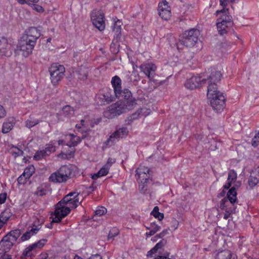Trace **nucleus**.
I'll list each match as a JSON object with an SVG mask.
<instances>
[{
	"instance_id": "nucleus-63",
	"label": "nucleus",
	"mask_w": 259,
	"mask_h": 259,
	"mask_svg": "<svg viewBox=\"0 0 259 259\" xmlns=\"http://www.w3.org/2000/svg\"><path fill=\"white\" fill-rule=\"evenodd\" d=\"M115 161V159H112L111 158H108V161L107 162V163L105 165H109V168H110L111 164L112 163H114Z\"/></svg>"
},
{
	"instance_id": "nucleus-10",
	"label": "nucleus",
	"mask_w": 259,
	"mask_h": 259,
	"mask_svg": "<svg viewBox=\"0 0 259 259\" xmlns=\"http://www.w3.org/2000/svg\"><path fill=\"white\" fill-rule=\"evenodd\" d=\"M79 194L76 192H70L66 195L63 199L59 201V205L64 204L70 207V209L75 208L79 203Z\"/></svg>"
},
{
	"instance_id": "nucleus-37",
	"label": "nucleus",
	"mask_w": 259,
	"mask_h": 259,
	"mask_svg": "<svg viewBox=\"0 0 259 259\" xmlns=\"http://www.w3.org/2000/svg\"><path fill=\"white\" fill-rule=\"evenodd\" d=\"M77 74L79 79L81 80H84L87 78L88 71L85 68H80L77 72Z\"/></svg>"
},
{
	"instance_id": "nucleus-47",
	"label": "nucleus",
	"mask_w": 259,
	"mask_h": 259,
	"mask_svg": "<svg viewBox=\"0 0 259 259\" xmlns=\"http://www.w3.org/2000/svg\"><path fill=\"white\" fill-rule=\"evenodd\" d=\"M237 178V174L234 170H231L229 174L227 181L233 182L236 180Z\"/></svg>"
},
{
	"instance_id": "nucleus-14",
	"label": "nucleus",
	"mask_w": 259,
	"mask_h": 259,
	"mask_svg": "<svg viewBox=\"0 0 259 259\" xmlns=\"http://www.w3.org/2000/svg\"><path fill=\"white\" fill-rule=\"evenodd\" d=\"M206 83V79L204 76H193L186 80L185 85L189 89L193 90Z\"/></svg>"
},
{
	"instance_id": "nucleus-40",
	"label": "nucleus",
	"mask_w": 259,
	"mask_h": 259,
	"mask_svg": "<svg viewBox=\"0 0 259 259\" xmlns=\"http://www.w3.org/2000/svg\"><path fill=\"white\" fill-rule=\"evenodd\" d=\"M159 208L158 206L154 207L153 210L151 212L152 214L155 218L158 219L159 220H162L164 218L163 213H160L159 211Z\"/></svg>"
},
{
	"instance_id": "nucleus-39",
	"label": "nucleus",
	"mask_w": 259,
	"mask_h": 259,
	"mask_svg": "<svg viewBox=\"0 0 259 259\" xmlns=\"http://www.w3.org/2000/svg\"><path fill=\"white\" fill-rule=\"evenodd\" d=\"M22 37L27 40L29 44H31L33 46H35L36 42V40L38 38H35V37L29 35L28 34L26 33V34L23 35Z\"/></svg>"
},
{
	"instance_id": "nucleus-24",
	"label": "nucleus",
	"mask_w": 259,
	"mask_h": 259,
	"mask_svg": "<svg viewBox=\"0 0 259 259\" xmlns=\"http://www.w3.org/2000/svg\"><path fill=\"white\" fill-rule=\"evenodd\" d=\"M215 259H235L232 258V253L229 250H224L218 252L215 256Z\"/></svg>"
},
{
	"instance_id": "nucleus-33",
	"label": "nucleus",
	"mask_w": 259,
	"mask_h": 259,
	"mask_svg": "<svg viewBox=\"0 0 259 259\" xmlns=\"http://www.w3.org/2000/svg\"><path fill=\"white\" fill-rule=\"evenodd\" d=\"M122 23L119 20L115 21L113 26V31L114 32L116 37H118L120 34L121 26Z\"/></svg>"
},
{
	"instance_id": "nucleus-45",
	"label": "nucleus",
	"mask_w": 259,
	"mask_h": 259,
	"mask_svg": "<svg viewBox=\"0 0 259 259\" xmlns=\"http://www.w3.org/2000/svg\"><path fill=\"white\" fill-rule=\"evenodd\" d=\"M17 2L21 4H27L28 5H32L34 3H37L38 2L39 0H16Z\"/></svg>"
},
{
	"instance_id": "nucleus-58",
	"label": "nucleus",
	"mask_w": 259,
	"mask_h": 259,
	"mask_svg": "<svg viewBox=\"0 0 259 259\" xmlns=\"http://www.w3.org/2000/svg\"><path fill=\"white\" fill-rule=\"evenodd\" d=\"M168 229H165L162 231L160 234H157L155 236V237H158L159 238H162L165 235L167 234L168 233Z\"/></svg>"
},
{
	"instance_id": "nucleus-38",
	"label": "nucleus",
	"mask_w": 259,
	"mask_h": 259,
	"mask_svg": "<svg viewBox=\"0 0 259 259\" xmlns=\"http://www.w3.org/2000/svg\"><path fill=\"white\" fill-rule=\"evenodd\" d=\"M230 204L234 205V203H231L230 201L227 198H224L220 202V207L222 209L227 210V207L230 206Z\"/></svg>"
},
{
	"instance_id": "nucleus-20",
	"label": "nucleus",
	"mask_w": 259,
	"mask_h": 259,
	"mask_svg": "<svg viewBox=\"0 0 259 259\" xmlns=\"http://www.w3.org/2000/svg\"><path fill=\"white\" fill-rule=\"evenodd\" d=\"M70 211V207L66 206L64 204H61L60 205L59 202L56 205L55 214H57V216H61L64 218L69 214Z\"/></svg>"
},
{
	"instance_id": "nucleus-54",
	"label": "nucleus",
	"mask_w": 259,
	"mask_h": 259,
	"mask_svg": "<svg viewBox=\"0 0 259 259\" xmlns=\"http://www.w3.org/2000/svg\"><path fill=\"white\" fill-rule=\"evenodd\" d=\"M235 0H220V4L223 7V8H226L225 7L228 5V3H233Z\"/></svg>"
},
{
	"instance_id": "nucleus-5",
	"label": "nucleus",
	"mask_w": 259,
	"mask_h": 259,
	"mask_svg": "<svg viewBox=\"0 0 259 259\" xmlns=\"http://www.w3.org/2000/svg\"><path fill=\"white\" fill-rule=\"evenodd\" d=\"M71 174V170L67 166H62L57 171L53 173L49 178L50 181L54 183L66 182Z\"/></svg>"
},
{
	"instance_id": "nucleus-7",
	"label": "nucleus",
	"mask_w": 259,
	"mask_h": 259,
	"mask_svg": "<svg viewBox=\"0 0 259 259\" xmlns=\"http://www.w3.org/2000/svg\"><path fill=\"white\" fill-rule=\"evenodd\" d=\"M127 106V108H129ZM127 107H124L123 104L120 103H115L109 106L106 111L104 112L105 117L108 119L113 118L125 112V109Z\"/></svg>"
},
{
	"instance_id": "nucleus-36",
	"label": "nucleus",
	"mask_w": 259,
	"mask_h": 259,
	"mask_svg": "<svg viewBox=\"0 0 259 259\" xmlns=\"http://www.w3.org/2000/svg\"><path fill=\"white\" fill-rule=\"evenodd\" d=\"M39 122V120L37 119L34 118L32 117H30L26 121V126L28 128H31Z\"/></svg>"
},
{
	"instance_id": "nucleus-32",
	"label": "nucleus",
	"mask_w": 259,
	"mask_h": 259,
	"mask_svg": "<svg viewBox=\"0 0 259 259\" xmlns=\"http://www.w3.org/2000/svg\"><path fill=\"white\" fill-rule=\"evenodd\" d=\"M74 112L73 108L69 106L66 105L63 107L62 111L60 112L61 115H63L65 117H69Z\"/></svg>"
},
{
	"instance_id": "nucleus-44",
	"label": "nucleus",
	"mask_w": 259,
	"mask_h": 259,
	"mask_svg": "<svg viewBox=\"0 0 259 259\" xmlns=\"http://www.w3.org/2000/svg\"><path fill=\"white\" fill-rule=\"evenodd\" d=\"M101 99H102V100L104 101V102H105L107 103H109L113 100L114 97L112 96H109V95L108 93H106V94L102 95Z\"/></svg>"
},
{
	"instance_id": "nucleus-57",
	"label": "nucleus",
	"mask_w": 259,
	"mask_h": 259,
	"mask_svg": "<svg viewBox=\"0 0 259 259\" xmlns=\"http://www.w3.org/2000/svg\"><path fill=\"white\" fill-rule=\"evenodd\" d=\"M73 154H74V151H71L68 154H65L63 153H61L58 155V156L62 157V158L66 159V158H68V156H69L70 157L73 156Z\"/></svg>"
},
{
	"instance_id": "nucleus-62",
	"label": "nucleus",
	"mask_w": 259,
	"mask_h": 259,
	"mask_svg": "<svg viewBox=\"0 0 259 259\" xmlns=\"http://www.w3.org/2000/svg\"><path fill=\"white\" fill-rule=\"evenodd\" d=\"M227 213L225 214L224 215V219H227L229 218V216L231 213L235 212V209H230V210H226Z\"/></svg>"
},
{
	"instance_id": "nucleus-11",
	"label": "nucleus",
	"mask_w": 259,
	"mask_h": 259,
	"mask_svg": "<svg viewBox=\"0 0 259 259\" xmlns=\"http://www.w3.org/2000/svg\"><path fill=\"white\" fill-rule=\"evenodd\" d=\"M34 47V46L32 45L31 44H29V42L23 37H21L18 42L15 52L19 54V51H20L21 52L23 56L27 57L32 53Z\"/></svg>"
},
{
	"instance_id": "nucleus-26",
	"label": "nucleus",
	"mask_w": 259,
	"mask_h": 259,
	"mask_svg": "<svg viewBox=\"0 0 259 259\" xmlns=\"http://www.w3.org/2000/svg\"><path fill=\"white\" fill-rule=\"evenodd\" d=\"M109 169V165H105L100 169V170L97 173L95 174L92 176V179H96L99 177L106 176L108 173Z\"/></svg>"
},
{
	"instance_id": "nucleus-52",
	"label": "nucleus",
	"mask_w": 259,
	"mask_h": 259,
	"mask_svg": "<svg viewBox=\"0 0 259 259\" xmlns=\"http://www.w3.org/2000/svg\"><path fill=\"white\" fill-rule=\"evenodd\" d=\"M145 183H139V191L142 194H145L147 189V186L145 184Z\"/></svg>"
},
{
	"instance_id": "nucleus-42",
	"label": "nucleus",
	"mask_w": 259,
	"mask_h": 259,
	"mask_svg": "<svg viewBox=\"0 0 259 259\" xmlns=\"http://www.w3.org/2000/svg\"><path fill=\"white\" fill-rule=\"evenodd\" d=\"M11 152L14 157H17L18 156H21L23 154V152L22 150H20V149L16 147H13L11 149Z\"/></svg>"
},
{
	"instance_id": "nucleus-8",
	"label": "nucleus",
	"mask_w": 259,
	"mask_h": 259,
	"mask_svg": "<svg viewBox=\"0 0 259 259\" xmlns=\"http://www.w3.org/2000/svg\"><path fill=\"white\" fill-rule=\"evenodd\" d=\"M93 24L100 31L105 29L104 14L101 10H94L91 14Z\"/></svg>"
},
{
	"instance_id": "nucleus-59",
	"label": "nucleus",
	"mask_w": 259,
	"mask_h": 259,
	"mask_svg": "<svg viewBox=\"0 0 259 259\" xmlns=\"http://www.w3.org/2000/svg\"><path fill=\"white\" fill-rule=\"evenodd\" d=\"M7 198V194L6 193H1L0 194V204H3L5 203Z\"/></svg>"
},
{
	"instance_id": "nucleus-21",
	"label": "nucleus",
	"mask_w": 259,
	"mask_h": 259,
	"mask_svg": "<svg viewBox=\"0 0 259 259\" xmlns=\"http://www.w3.org/2000/svg\"><path fill=\"white\" fill-rule=\"evenodd\" d=\"M66 145L69 147H75L80 142V138L73 134L65 136Z\"/></svg>"
},
{
	"instance_id": "nucleus-25",
	"label": "nucleus",
	"mask_w": 259,
	"mask_h": 259,
	"mask_svg": "<svg viewBox=\"0 0 259 259\" xmlns=\"http://www.w3.org/2000/svg\"><path fill=\"white\" fill-rule=\"evenodd\" d=\"M150 113V109L147 108H142L138 110V111L132 114V118L133 119H137L140 116H146Z\"/></svg>"
},
{
	"instance_id": "nucleus-50",
	"label": "nucleus",
	"mask_w": 259,
	"mask_h": 259,
	"mask_svg": "<svg viewBox=\"0 0 259 259\" xmlns=\"http://www.w3.org/2000/svg\"><path fill=\"white\" fill-rule=\"evenodd\" d=\"M115 40V39H114V41ZM118 42V37H116V42H113L110 46V50L113 53H116L118 51V49H116L115 47L116 46H119L118 44H116Z\"/></svg>"
},
{
	"instance_id": "nucleus-35",
	"label": "nucleus",
	"mask_w": 259,
	"mask_h": 259,
	"mask_svg": "<svg viewBox=\"0 0 259 259\" xmlns=\"http://www.w3.org/2000/svg\"><path fill=\"white\" fill-rule=\"evenodd\" d=\"M259 181V178L258 176H253L252 175L250 176V177L248 181L249 186L252 188L255 185L257 184Z\"/></svg>"
},
{
	"instance_id": "nucleus-56",
	"label": "nucleus",
	"mask_w": 259,
	"mask_h": 259,
	"mask_svg": "<svg viewBox=\"0 0 259 259\" xmlns=\"http://www.w3.org/2000/svg\"><path fill=\"white\" fill-rule=\"evenodd\" d=\"M33 7V9L34 10H35L36 11L39 12V13H42L44 12V10L43 9V8L39 6V5H35V4H32L31 5Z\"/></svg>"
},
{
	"instance_id": "nucleus-28",
	"label": "nucleus",
	"mask_w": 259,
	"mask_h": 259,
	"mask_svg": "<svg viewBox=\"0 0 259 259\" xmlns=\"http://www.w3.org/2000/svg\"><path fill=\"white\" fill-rule=\"evenodd\" d=\"M237 193L235 188L233 187L231 188L227 193V198L231 202V203H235L237 201L236 198Z\"/></svg>"
},
{
	"instance_id": "nucleus-41",
	"label": "nucleus",
	"mask_w": 259,
	"mask_h": 259,
	"mask_svg": "<svg viewBox=\"0 0 259 259\" xmlns=\"http://www.w3.org/2000/svg\"><path fill=\"white\" fill-rule=\"evenodd\" d=\"M35 171V168L33 165L29 166L26 167L23 174L26 177L30 178V177L33 174Z\"/></svg>"
},
{
	"instance_id": "nucleus-18",
	"label": "nucleus",
	"mask_w": 259,
	"mask_h": 259,
	"mask_svg": "<svg viewBox=\"0 0 259 259\" xmlns=\"http://www.w3.org/2000/svg\"><path fill=\"white\" fill-rule=\"evenodd\" d=\"M11 41L5 38L0 39V54L2 55L9 57L12 55V45Z\"/></svg>"
},
{
	"instance_id": "nucleus-22",
	"label": "nucleus",
	"mask_w": 259,
	"mask_h": 259,
	"mask_svg": "<svg viewBox=\"0 0 259 259\" xmlns=\"http://www.w3.org/2000/svg\"><path fill=\"white\" fill-rule=\"evenodd\" d=\"M40 225H38L37 226H34L30 230L26 232L25 233L23 234V235L21 237V241H24L29 239L31 237V236L36 234L37 232L40 229Z\"/></svg>"
},
{
	"instance_id": "nucleus-46",
	"label": "nucleus",
	"mask_w": 259,
	"mask_h": 259,
	"mask_svg": "<svg viewBox=\"0 0 259 259\" xmlns=\"http://www.w3.org/2000/svg\"><path fill=\"white\" fill-rule=\"evenodd\" d=\"M106 212H107V209L105 207H104L103 206H101V207H99L96 209L95 213L96 215L101 216V215H103L105 213H106Z\"/></svg>"
},
{
	"instance_id": "nucleus-49",
	"label": "nucleus",
	"mask_w": 259,
	"mask_h": 259,
	"mask_svg": "<svg viewBox=\"0 0 259 259\" xmlns=\"http://www.w3.org/2000/svg\"><path fill=\"white\" fill-rule=\"evenodd\" d=\"M29 179V178L26 177L23 173L22 175L18 178V182L19 184H24Z\"/></svg>"
},
{
	"instance_id": "nucleus-9",
	"label": "nucleus",
	"mask_w": 259,
	"mask_h": 259,
	"mask_svg": "<svg viewBox=\"0 0 259 259\" xmlns=\"http://www.w3.org/2000/svg\"><path fill=\"white\" fill-rule=\"evenodd\" d=\"M15 243L8 235L3 237L0 242V259H11L6 253L10 250Z\"/></svg>"
},
{
	"instance_id": "nucleus-1",
	"label": "nucleus",
	"mask_w": 259,
	"mask_h": 259,
	"mask_svg": "<svg viewBox=\"0 0 259 259\" xmlns=\"http://www.w3.org/2000/svg\"><path fill=\"white\" fill-rule=\"evenodd\" d=\"M215 85L209 86L207 89V97L214 110L221 112L225 107L226 99L222 93L215 89Z\"/></svg>"
},
{
	"instance_id": "nucleus-4",
	"label": "nucleus",
	"mask_w": 259,
	"mask_h": 259,
	"mask_svg": "<svg viewBox=\"0 0 259 259\" xmlns=\"http://www.w3.org/2000/svg\"><path fill=\"white\" fill-rule=\"evenodd\" d=\"M117 98H121L120 101L117 103H120L124 105V107L129 108L125 109V111L130 110L132 109L136 105L135 99L133 98L131 92L128 90H120L118 92V95H115Z\"/></svg>"
},
{
	"instance_id": "nucleus-51",
	"label": "nucleus",
	"mask_w": 259,
	"mask_h": 259,
	"mask_svg": "<svg viewBox=\"0 0 259 259\" xmlns=\"http://www.w3.org/2000/svg\"><path fill=\"white\" fill-rule=\"evenodd\" d=\"M118 234V230L116 229L110 231L108 236V239L109 240L110 239H113L114 237L116 236Z\"/></svg>"
},
{
	"instance_id": "nucleus-61",
	"label": "nucleus",
	"mask_w": 259,
	"mask_h": 259,
	"mask_svg": "<svg viewBox=\"0 0 259 259\" xmlns=\"http://www.w3.org/2000/svg\"><path fill=\"white\" fill-rule=\"evenodd\" d=\"M55 218L53 219L52 222L54 223H59L61 222V219L63 218L61 216H57V214H55Z\"/></svg>"
},
{
	"instance_id": "nucleus-15",
	"label": "nucleus",
	"mask_w": 259,
	"mask_h": 259,
	"mask_svg": "<svg viewBox=\"0 0 259 259\" xmlns=\"http://www.w3.org/2000/svg\"><path fill=\"white\" fill-rule=\"evenodd\" d=\"M159 16L164 20H168L171 17V10L165 0H161L158 9Z\"/></svg>"
},
{
	"instance_id": "nucleus-31",
	"label": "nucleus",
	"mask_w": 259,
	"mask_h": 259,
	"mask_svg": "<svg viewBox=\"0 0 259 259\" xmlns=\"http://www.w3.org/2000/svg\"><path fill=\"white\" fill-rule=\"evenodd\" d=\"M47 148H46V150H43L37 152L34 156V159L36 160H39L49 155V153H48V152H50L51 150L48 149L47 150Z\"/></svg>"
},
{
	"instance_id": "nucleus-17",
	"label": "nucleus",
	"mask_w": 259,
	"mask_h": 259,
	"mask_svg": "<svg viewBox=\"0 0 259 259\" xmlns=\"http://www.w3.org/2000/svg\"><path fill=\"white\" fill-rule=\"evenodd\" d=\"M136 178L139 183H146L150 178V169L144 166H140L136 170Z\"/></svg>"
},
{
	"instance_id": "nucleus-53",
	"label": "nucleus",
	"mask_w": 259,
	"mask_h": 259,
	"mask_svg": "<svg viewBox=\"0 0 259 259\" xmlns=\"http://www.w3.org/2000/svg\"><path fill=\"white\" fill-rule=\"evenodd\" d=\"M148 229H151L152 231H154L155 233L156 232L160 230V227L155 223H152L151 224L150 226Z\"/></svg>"
},
{
	"instance_id": "nucleus-34",
	"label": "nucleus",
	"mask_w": 259,
	"mask_h": 259,
	"mask_svg": "<svg viewBox=\"0 0 259 259\" xmlns=\"http://www.w3.org/2000/svg\"><path fill=\"white\" fill-rule=\"evenodd\" d=\"M21 234V231L19 229L13 230L9 233L7 235H8L10 238L12 239V241H14V242H16L17 239L19 238Z\"/></svg>"
},
{
	"instance_id": "nucleus-12",
	"label": "nucleus",
	"mask_w": 259,
	"mask_h": 259,
	"mask_svg": "<svg viewBox=\"0 0 259 259\" xmlns=\"http://www.w3.org/2000/svg\"><path fill=\"white\" fill-rule=\"evenodd\" d=\"M222 74L220 71L217 70L215 68H212L210 70V73L207 77L206 83L208 84L207 89H209V86L215 85L214 90H217V83L221 80Z\"/></svg>"
},
{
	"instance_id": "nucleus-2",
	"label": "nucleus",
	"mask_w": 259,
	"mask_h": 259,
	"mask_svg": "<svg viewBox=\"0 0 259 259\" xmlns=\"http://www.w3.org/2000/svg\"><path fill=\"white\" fill-rule=\"evenodd\" d=\"M215 15L218 17L217 27L219 33L223 35L227 32V29L233 25V22L232 16L229 14V9L223 8L218 10Z\"/></svg>"
},
{
	"instance_id": "nucleus-64",
	"label": "nucleus",
	"mask_w": 259,
	"mask_h": 259,
	"mask_svg": "<svg viewBox=\"0 0 259 259\" xmlns=\"http://www.w3.org/2000/svg\"><path fill=\"white\" fill-rule=\"evenodd\" d=\"M76 127L78 129H80L81 132H83L85 131V130L84 129V127L82 126L80 123L76 124Z\"/></svg>"
},
{
	"instance_id": "nucleus-27",
	"label": "nucleus",
	"mask_w": 259,
	"mask_h": 259,
	"mask_svg": "<svg viewBox=\"0 0 259 259\" xmlns=\"http://www.w3.org/2000/svg\"><path fill=\"white\" fill-rule=\"evenodd\" d=\"M14 124L15 122L13 119L4 123L2 127V132L5 134L9 133L13 128Z\"/></svg>"
},
{
	"instance_id": "nucleus-3",
	"label": "nucleus",
	"mask_w": 259,
	"mask_h": 259,
	"mask_svg": "<svg viewBox=\"0 0 259 259\" xmlns=\"http://www.w3.org/2000/svg\"><path fill=\"white\" fill-rule=\"evenodd\" d=\"M199 35L200 32L198 29H192L186 31L183 34L178 45H182L187 47H193L197 42Z\"/></svg>"
},
{
	"instance_id": "nucleus-19",
	"label": "nucleus",
	"mask_w": 259,
	"mask_h": 259,
	"mask_svg": "<svg viewBox=\"0 0 259 259\" xmlns=\"http://www.w3.org/2000/svg\"><path fill=\"white\" fill-rule=\"evenodd\" d=\"M140 69L150 80H152L154 77L157 69L155 64L152 63L143 64L140 66Z\"/></svg>"
},
{
	"instance_id": "nucleus-30",
	"label": "nucleus",
	"mask_w": 259,
	"mask_h": 259,
	"mask_svg": "<svg viewBox=\"0 0 259 259\" xmlns=\"http://www.w3.org/2000/svg\"><path fill=\"white\" fill-rule=\"evenodd\" d=\"M26 33L28 34L29 35L33 36L35 38H39L41 35L40 30L37 28L34 27H31L29 28L26 31Z\"/></svg>"
},
{
	"instance_id": "nucleus-43",
	"label": "nucleus",
	"mask_w": 259,
	"mask_h": 259,
	"mask_svg": "<svg viewBox=\"0 0 259 259\" xmlns=\"http://www.w3.org/2000/svg\"><path fill=\"white\" fill-rule=\"evenodd\" d=\"M10 218L8 211L5 210L1 213L0 214V222L5 224Z\"/></svg>"
},
{
	"instance_id": "nucleus-16",
	"label": "nucleus",
	"mask_w": 259,
	"mask_h": 259,
	"mask_svg": "<svg viewBox=\"0 0 259 259\" xmlns=\"http://www.w3.org/2000/svg\"><path fill=\"white\" fill-rule=\"evenodd\" d=\"M128 133V131L126 127H122L119 128L110 136L109 138L106 141L105 144L111 146L114 143L115 140L126 136Z\"/></svg>"
},
{
	"instance_id": "nucleus-60",
	"label": "nucleus",
	"mask_w": 259,
	"mask_h": 259,
	"mask_svg": "<svg viewBox=\"0 0 259 259\" xmlns=\"http://www.w3.org/2000/svg\"><path fill=\"white\" fill-rule=\"evenodd\" d=\"M6 115V112L5 110L4 109L3 107L0 105V118L4 117Z\"/></svg>"
},
{
	"instance_id": "nucleus-23",
	"label": "nucleus",
	"mask_w": 259,
	"mask_h": 259,
	"mask_svg": "<svg viewBox=\"0 0 259 259\" xmlns=\"http://www.w3.org/2000/svg\"><path fill=\"white\" fill-rule=\"evenodd\" d=\"M111 83L114 89L115 95H118L121 90V79L117 76H114L111 80Z\"/></svg>"
},
{
	"instance_id": "nucleus-13",
	"label": "nucleus",
	"mask_w": 259,
	"mask_h": 259,
	"mask_svg": "<svg viewBox=\"0 0 259 259\" xmlns=\"http://www.w3.org/2000/svg\"><path fill=\"white\" fill-rule=\"evenodd\" d=\"M46 239L40 240L37 242L32 244L27 247L23 251V255L26 256L34 255L38 250L41 249L47 242Z\"/></svg>"
},
{
	"instance_id": "nucleus-29",
	"label": "nucleus",
	"mask_w": 259,
	"mask_h": 259,
	"mask_svg": "<svg viewBox=\"0 0 259 259\" xmlns=\"http://www.w3.org/2000/svg\"><path fill=\"white\" fill-rule=\"evenodd\" d=\"M166 243V241L164 239L160 240L157 243L156 245L151 250L148 252L147 255H150L152 253H155L159 249H161L163 246L165 245Z\"/></svg>"
},
{
	"instance_id": "nucleus-55",
	"label": "nucleus",
	"mask_w": 259,
	"mask_h": 259,
	"mask_svg": "<svg viewBox=\"0 0 259 259\" xmlns=\"http://www.w3.org/2000/svg\"><path fill=\"white\" fill-rule=\"evenodd\" d=\"M46 191L42 188L39 187L37 188L35 193L38 196H42L46 194Z\"/></svg>"
},
{
	"instance_id": "nucleus-6",
	"label": "nucleus",
	"mask_w": 259,
	"mask_h": 259,
	"mask_svg": "<svg viewBox=\"0 0 259 259\" xmlns=\"http://www.w3.org/2000/svg\"><path fill=\"white\" fill-rule=\"evenodd\" d=\"M65 69L63 65L58 63L52 64L49 68L50 79L52 83L56 85L63 77Z\"/></svg>"
},
{
	"instance_id": "nucleus-48",
	"label": "nucleus",
	"mask_w": 259,
	"mask_h": 259,
	"mask_svg": "<svg viewBox=\"0 0 259 259\" xmlns=\"http://www.w3.org/2000/svg\"><path fill=\"white\" fill-rule=\"evenodd\" d=\"M259 144V132L256 133L252 139L251 145L253 147H256Z\"/></svg>"
}]
</instances>
